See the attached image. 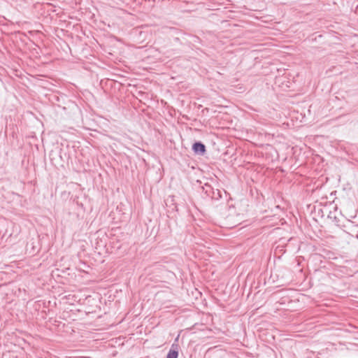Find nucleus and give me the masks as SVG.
Listing matches in <instances>:
<instances>
[{
  "instance_id": "4",
  "label": "nucleus",
  "mask_w": 358,
  "mask_h": 358,
  "mask_svg": "<svg viewBox=\"0 0 358 358\" xmlns=\"http://www.w3.org/2000/svg\"><path fill=\"white\" fill-rule=\"evenodd\" d=\"M46 98L48 99V100L54 103L55 101H59V97L56 94H46Z\"/></svg>"
},
{
  "instance_id": "5",
  "label": "nucleus",
  "mask_w": 358,
  "mask_h": 358,
  "mask_svg": "<svg viewBox=\"0 0 358 358\" xmlns=\"http://www.w3.org/2000/svg\"><path fill=\"white\" fill-rule=\"evenodd\" d=\"M55 6H52L51 3H46V13H51L55 12Z\"/></svg>"
},
{
  "instance_id": "3",
  "label": "nucleus",
  "mask_w": 358,
  "mask_h": 358,
  "mask_svg": "<svg viewBox=\"0 0 358 358\" xmlns=\"http://www.w3.org/2000/svg\"><path fill=\"white\" fill-rule=\"evenodd\" d=\"M178 352L176 350L171 349L166 356V358H178Z\"/></svg>"
},
{
  "instance_id": "2",
  "label": "nucleus",
  "mask_w": 358,
  "mask_h": 358,
  "mask_svg": "<svg viewBox=\"0 0 358 358\" xmlns=\"http://www.w3.org/2000/svg\"><path fill=\"white\" fill-rule=\"evenodd\" d=\"M211 197L213 199L218 200L222 197L221 192L219 189H213Z\"/></svg>"
},
{
  "instance_id": "6",
  "label": "nucleus",
  "mask_w": 358,
  "mask_h": 358,
  "mask_svg": "<svg viewBox=\"0 0 358 358\" xmlns=\"http://www.w3.org/2000/svg\"><path fill=\"white\" fill-rule=\"evenodd\" d=\"M49 84H50V83H49V82H48V80H46V87H45V89H46V90H50V89L49 88V87H48V85H49Z\"/></svg>"
},
{
  "instance_id": "1",
  "label": "nucleus",
  "mask_w": 358,
  "mask_h": 358,
  "mask_svg": "<svg viewBox=\"0 0 358 358\" xmlns=\"http://www.w3.org/2000/svg\"><path fill=\"white\" fill-rule=\"evenodd\" d=\"M192 150L194 153L203 155L206 152V146L201 142H196L192 145Z\"/></svg>"
}]
</instances>
